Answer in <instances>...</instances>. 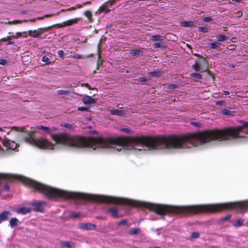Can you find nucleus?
Listing matches in <instances>:
<instances>
[{
	"mask_svg": "<svg viewBox=\"0 0 248 248\" xmlns=\"http://www.w3.org/2000/svg\"><path fill=\"white\" fill-rule=\"evenodd\" d=\"M37 129L42 130L51 134L55 144L51 143L44 137H37L36 131H26L25 140L28 143L41 149L52 150L56 144H61L72 148H90L93 150H106L120 151L124 150L140 151V137H118L117 138H84L72 136L66 133L53 134L55 128H50L44 126H38Z\"/></svg>",
	"mask_w": 248,
	"mask_h": 248,
	"instance_id": "obj_1",
	"label": "nucleus"
},
{
	"mask_svg": "<svg viewBox=\"0 0 248 248\" xmlns=\"http://www.w3.org/2000/svg\"><path fill=\"white\" fill-rule=\"evenodd\" d=\"M192 67L196 71L202 72L205 71L207 69V62L206 59L204 58L201 59L193 65Z\"/></svg>",
	"mask_w": 248,
	"mask_h": 248,
	"instance_id": "obj_2",
	"label": "nucleus"
},
{
	"mask_svg": "<svg viewBox=\"0 0 248 248\" xmlns=\"http://www.w3.org/2000/svg\"><path fill=\"white\" fill-rule=\"evenodd\" d=\"M2 144L6 148V150L8 149L15 150L18 146L17 144L15 141L10 140L7 139H5L2 140Z\"/></svg>",
	"mask_w": 248,
	"mask_h": 248,
	"instance_id": "obj_3",
	"label": "nucleus"
},
{
	"mask_svg": "<svg viewBox=\"0 0 248 248\" xmlns=\"http://www.w3.org/2000/svg\"><path fill=\"white\" fill-rule=\"evenodd\" d=\"M80 20V18L77 17V18L71 19L68 20L67 21H64V22H62V23L58 24L56 25V26H57L59 27H60V28H62V27H67V26H70L75 24L77 23Z\"/></svg>",
	"mask_w": 248,
	"mask_h": 248,
	"instance_id": "obj_4",
	"label": "nucleus"
},
{
	"mask_svg": "<svg viewBox=\"0 0 248 248\" xmlns=\"http://www.w3.org/2000/svg\"><path fill=\"white\" fill-rule=\"evenodd\" d=\"M32 205L33 206V210L35 211L42 212L45 206L46 205V203L45 202L42 201L36 202H33Z\"/></svg>",
	"mask_w": 248,
	"mask_h": 248,
	"instance_id": "obj_5",
	"label": "nucleus"
},
{
	"mask_svg": "<svg viewBox=\"0 0 248 248\" xmlns=\"http://www.w3.org/2000/svg\"><path fill=\"white\" fill-rule=\"evenodd\" d=\"M46 28H39L37 30H30L28 31V34L30 36L33 38H39L40 37L42 31H46Z\"/></svg>",
	"mask_w": 248,
	"mask_h": 248,
	"instance_id": "obj_6",
	"label": "nucleus"
},
{
	"mask_svg": "<svg viewBox=\"0 0 248 248\" xmlns=\"http://www.w3.org/2000/svg\"><path fill=\"white\" fill-rule=\"evenodd\" d=\"M95 226L91 223H82L79 225V228L83 230H92L94 229Z\"/></svg>",
	"mask_w": 248,
	"mask_h": 248,
	"instance_id": "obj_7",
	"label": "nucleus"
},
{
	"mask_svg": "<svg viewBox=\"0 0 248 248\" xmlns=\"http://www.w3.org/2000/svg\"><path fill=\"white\" fill-rule=\"evenodd\" d=\"M11 216V213L9 211H4L0 214V223L5 221L9 219Z\"/></svg>",
	"mask_w": 248,
	"mask_h": 248,
	"instance_id": "obj_8",
	"label": "nucleus"
},
{
	"mask_svg": "<svg viewBox=\"0 0 248 248\" xmlns=\"http://www.w3.org/2000/svg\"><path fill=\"white\" fill-rule=\"evenodd\" d=\"M118 211V207L117 206H114L110 208L108 212L110 213L112 217L114 218H117L119 217Z\"/></svg>",
	"mask_w": 248,
	"mask_h": 248,
	"instance_id": "obj_9",
	"label": "nucleus"
},
{
	"mask_svg": "<svg viewBox=\"0 0 248 248\" xmlns=\"http://www.w3.org/2000/svg\"><path fill=\"white\" fill-rule=\"evenodd\" d=\"M31 208L23 207L17 209L16 212L18 214L25 215L31 212Z\"/></svg>",
	"mask_w": 248,
	"mask_h": 248,
	"instance_id": "obj_10",
	"label": "nucleus"
},
{
	"mask_svg": "<svg viewBox=\"0 0 248 248\" xmlns=\"http://www.w3.org/2000/svg\"><path fill=\"white\" fill-rule=\"evenodd\" d=\"M109 113L111 115H117V116H123L125 114V112L122 110L118 109H110L109 110Z\"/></svg>",
	"mask_w": 248,
	"mask_h": 248,
	"instance_id": "obj_11",
	"label": "nucleus"
},
{
	"mask_svg": "<svg viewBox=\"0 0 248 248\" xmlns=\"http://www.w3.org/2000/svg\"><path fill=\"white\" fill-rule=\"evenodd\" d=\"M107 4H106V3H104L101 6H100L98 10V12L103 13L104 14H106L110 12L111 11V9L109 8H107Z\"/></svg>",
	"mask_w": 248,
	"mask_h": 248,
	"instance_id": "obj_12",
	"label": "nucleus"
},
{
	"mask_svg": "<svg viewBox=\"0 0 248 248\" xmlns=\"http://www.w3.org/2000/svg\"><path fill=\"white\" fill-rule=\"evenodd\" d=\"M82 101L84 104H92L94 103L95 100L92 97L87 95L83 98Z\"/></svg>",
	"mask_w": 248,
	"mask_h": 248,
	"instance_id": "obj_13",
	"label": "nucleus"
},
{
	"mask_svg": "<svg viewBox=\"0 0 248 248\" xmlns=\"http://www.w3.org/2000/svg\"><path fill=\"white\" fill-rule=\"evenodd\" d=\"M91 3V2L90 1H86L85 2H83L82 4H77L75 6L72 7L68 9H67V11H71V10H75L77 9H80L83 7V6L90 4Z\"/></svg>",
	"mask_w": 248,
	"mask_h": 248,
	"instance_id": "obj_14",
	"label": "nucleus"
},
{
	"mask_svg": "<svg viewBox=\"0 0 248 248\" xmlns=\"http://www.w3.org/2000/svg\"><path fill=\"white\" fill-rule=\"evenodd\" d=\"M19 223V220L16 217L12 218L9 221V225L11 228L16 227Z\"/></svg>",
	"mask_w": 248,
	"mask_h": 248,
	"instance_id": "obj_15",
	"label": "nucleus"
},
{
	"mask_svg": "<svg viewBox=\"0 0 248 248\" xmlns=\"http://www.w3.org/2000/svg\"><path fill=\"white\" fill-rule=\"evenodd\" d=\"M221 45V44L217 43V42H214L212 43H209L208 45V46L209 48L210 49H216L219 50V47H220V46Z\"/></svg>",
	"mask_w": 248,
	"mask_h": 248,
	"instance_id": "obj_16",
	"label": "nucleus"
},
{
	"mask_svg": "<svg viewBox=\"0 0 248 248\" xmlns=\"http://www.w3.org/2000/svg\"><path fill=\"white\" fill-rule=\"evenodd\" d=\"M61 245L62 247H66L68 248H73L75 246L74 243L67 241L62 242L61 243Z\"/></svg>",
	"mask_w": 248,
	"mask_h": 248,
	"instance_id": "obj_17",
	"label": "nucleus"
},
{
	"mask_svg": "<svg viewBox=\"0 0 248 248\" xmlns=\"http://www.w3.org/2000/svg\"><path fill=\"white\" fill-rule=\"evenodd\" d=\"M180 25L182 27H193L194 25V23L192 21H183L181 22L180 23Z\"/></svg>",
	"mask_w": 248,
	"mask_h": 248,
	"instance_id": "obj_18",
	"label": "nucleus"
},
{
	"mask_svg": "<svg viewBox=\"0 0 248 248\" xmlns=\"http://www.w3.org/2000/svg\"><path fill=\"white\" fill-rule=\"evenodd\" d=\"M165 38L164 36L156 35L152 36L150 38V40L153 41H162Z\"/></svg>",
	"mask_w": 248,
	"mask_h": 248,
	"instance_id": "obj_19",
	"label": "nucleus"
},
{
	"mask_svg": "<svg viewBox=\"0 0 248 248\" xmlns=\"http://www.w3.org/2000/svg\"><path fill=\"white\" fill-rule=\"evenodd\" d=\"M222 114L225 115L232 116L234 114V111L231 110V109H224L222 110Z\"/></svg>",
	"mask_w": 248,
	"mask_h": 248,
	"instance_id": "obj_20",
	"label": "nucleus"
},
{
	"mask_svg": "<svg viewBox=\"0 0 248 248\" xmlns=\"http://www.w3.org/2000/svg\"><path fill=\"white\" fill-rule=\"evenodd\" d=\"M84 15L88 18L90 22H92L93 21V16L91 11H86L84 12Z\"/></svg>",
	"mask_w": 248,
	"mask_h": 248,
	"instance_id": "obj_21",
	"label": "nucleus"
},
{
	"mask_svg": "<svg viewBox=\"0 0 248 248\" xmlns=\"http://www.w3.org/2000/svg\"><path fill=\"white\" fill-rule=\"evenodd\" d=\"M217 39L218 41L223 42L228 39V37L225 35H219L217 36Z\"/></svg>",
	"mask_w": 248,
	"mask_h": 248,
	"instance_id": "obj_22",
	"label": "nucleus"
},
{
	"mask_svg": "<svg viewBox=\"0 0 248 248\" xmlns=\"http://www.w3.org/2000/svg\"><path fill=\"white\" fill-rule=\"evenodd\" d=\"M61 125L70 129H74L75 128V125L73 124H70L66 123H62Z\"/></svg>",
	"mask_w": 248,
	"mask_h": 248,
	"instance_id": "obj_23",
	"label": "nucleus"
},
{
	"mask_svg": "<svg viewBox=\"0 0 248 248\" xmlns=\"http://www.w3.org/2000/svg\"><path fill=\"white\" fill-rule=\"evenodd\" d=\"M71 93L70 90H60L57 91V94L59 95H66Z\"/></svg>",
	"mask_w": 248,
	"mask_h": 248,
	"instance_id": "obj_24",
	"label": "nucleus"
},
{
	"mask_svg": "<svg viewBox=\"0 0 248 248\" xmlns=\"http://www.w3.org/2000/svg\"><path fill=\"white\" fill-rule=\"evenodd\" d=\"M244 219H239L237 220L236 222L234 224V226L236 227H238L242 225L244 223Z\"/></svg>",
	"mask_w": 248,
	"mask_h": 248,
	"instance_id": "obj_25",
	"label": "nucleus"
},
{
	"mask_svg": "<svg viewBox=\"0 0 248 248\" xmlns=\"http://www.w3.org/2000/svg\"><path fill=\"white\" fill-rule=\"evenodd\" d=\"M140 232V230L139 228H136L134 229H132L129 232L130 235H134L137 234Z\"/></svg>",
	"mask_w": 248,
	"mask_h": 248,
	"instance_id": "obj_26",
	"label": "nucleus"
},
{
	"mask_svg": "<svg viewBox=\"0 0 248 248\" xmlns=\"http://www.w3.org/2000/svg\"><path fill=\"white\" fill-rule=\"evenodd\" d=\"M148 75L151 77H157L160 75V72L159 71H154L149 72Z\"/></svg>",
	"mask_w": 248,
	"mask_h": 248,
	"instance_id": "obj_27",
	"label": "nucleus"
},
{
	"mask_svg": "<svg viewBox=\"0 0 248 248\" xmlns=\"http://www.w3.org/2000/svg\"><path fill=\"white\" fill-rule=\"evenodd\" d=\"M190 76L192 78H194L196 79H201L202 78V75L197 73H193L190 74Z\"/></svg>",
	"mask_w": 248,
	"mask_h": 248,
	"instance_id": "obj_28",
	"label": "nucleus"
},
{
	"mask_svg": "<svg viewBox=\"0 0 248 248\" xmlns=\"http://www.w3.org/2000/svg\"><path fill=\"white\" fill-rule=\"evenodd\" d=\"M42 61L45 63V64H49L51 63L49 58L46 56L43 57Z\"/></svg>",
	"mask_w": 248,
	"mask_h": 248,
	"instance_id": "obj_29",
	"label": "nucleus"
},
{
	"mask_svg": "<svg viewBox=\"0 0 248 248\" xmlns=\"http://www.w3.org/2000/svg\"><path fill=\"white\" fill-rule=\"evenodd\" d=\"M198 30L201 32H207L209 31V29L205 27H201L199 28Z\"/></svg>",
	"mask_w": 248,
	"mask_h": 248,
	"instance_id": "obj_30",
	"label": "nucleus"
},
{
	"mask_svg": "<svg viewBox=\"0 0 248 248\" xmlns=\"http://www.w3.org/2000/svg\"><path fill=\"white\" fill-rule=\"evenodd\" d=\"M200 234L198 232H192L190 235L191 237L193 238H198L200 237Z\"/></svg>",
	"mask_w": 248,
	"mask_h": 248,
	"instance_id": "obj_31",
	"label": "nucleus"
},
{
	"mask_svg": "<svg viewBox=\"0 0 248 248\" xmlns=\"http://www.w3.org/2000/svg\"><path fill=\"white\" fill-rule=\"evenodd\" d=\"M59 56L60 57V58H64V51L62 50H60L58 51L57 52Z\"/></svg>",
	"mask_w": 248,
	"mask_h": 248,
	"instance_id": "obj_32",
	"label": "nucleus"
},
{
	"mask_svg": "<svg viewBox=\"0 0 248 248\" xmlns=\"http://www.w3.org/2000/svg\"><path fill=\"white\" fill-rule=\"evenodd\" d=\"M140 53V51L139 50H133L131 52V54L133 56H135L137 55H139Z\"/></svg>",
	"mask_w": 248,
	"mask_h": 248,
	"instance_id": "obj_33",
	"label": "nucleus"
},
{
	"mask_svg": "<svg viewBox=\"0 0 248 248\" xmlns=\"http://www.w3.org/2000/svg\"><path fill=\"white\" fill-rule=\"evenodd\" d=\"M22 22V21L21 20H14L13 21H8V24H17V23H21Z\"/></svg>",
	"mask_w": 248,
	"mask_h": 248,
	"instance_id": "obj_34",
	"label": "nucleus"
},
{
	"mask_svg": "<svg viewBox=\"0 0 248 248\" xmlns=\"http://www.w3.org/2000/svg\"><path fill=\"white\" fill-rule=\"evenodd\" d=\"M153 46L154 48H159L161 47V44L159 43H155L153 44Z\"/></svg>",
	"mask_w": 248,
	"mask_h": 248,
	"instance_id": "obj_35",
	"label": "nucleus"
},
{
	"mask_svg": "<svg viewBox=\"0 0 248 248\" xmlns=\"http://www.w3.org/2000/svg\"><path fill=\"white\" fill-rule=\"evenodd\" d=\"M7 64V62L6 60L0 59V64L5 65Z\"/></svg>",
	"mask_w": 248,
	"mask_h": 248,
	"instance_id": "obj_36",
	"label": "nucleus"
},
{
	"mask_svg": "<svg viewBox=\"0 0 248 248\" xmlns=\"http://www.w3.org/2000/svg\"><path fill=\"white\" fill-rule=\"evenodd\" d=\"M216 104L217 105L222 106L225 104V101L223 100H218L216 102Z\"/></svg>",
	"mask_w": 248,
	"mask_h": 248,
	"instance_id": "obj_37",
	"label": "nucleus"
},
{
	"mask_svg": "<svg viewBox=\"0 0 248 248\" xmlns=\"http://www.w3.org/2000/svg\"><path fill=\"white\" fill-rule=\"evenodd\" d=\"M82 56L78 54H76L73 56V58L77 59H80L82 58Z\"/></svg>",
	"mask_w": 248,
	"mask_h": 248,
	"instance_id": "obj_38",
	"label": "nucleus"
},
{
	"mask_svg": "<svg viewBox=\"0 0 248 248\" xmlns=\"http://www.w3.org/2000/svg\"><path fill=\"white\" fill-rule=\"evenodd\" d=\"M121 131L126 133H130L131 130L129 128H124L121 129Z\"/></svg>",
	"mask_w": 248,
	"mask_h": 248,
	"instance_id": "obj_39",
	"label": "nucleus"
},
{
	"mask_svg": "<svg viewBox=\"0 0 248 248\" xmlns=\"http://www.w3.org/2000/svg\"><path fill=\"white\" fill-rule=\"evenodd\" d=\"M115 0H109L107 1V2H106L105 3H106V4H107V5H108V4H110V5H113V4L115 3Z\"/></svg>",
	"mask_w": 248,
	"mask_h": 248,
	"instance_id": "obj_40",
	"label": "nucleus"
},
{
	"mask_svg": "<svg viewBox=\"0 0 248 248\" xmlns=\"http://www.w3.org/2000/svg\"><path fill=\"white\" fill-rule=\"evenodd\" d=\"M78 110H79V111H86L87 110V108H85V107H78Z\"/></svg>",
	"mask_w": 248,
	"mask_h": 248,
	"instance_id": "obj_41",
	"label": "nucleus"
},
{
	"mask_svg": "<svg viewBox=\"0 0 248 248\" xmlns=\"http://www.w3.org/2000/svg\"><path fill=\"white\" fill-rule=\"evenodd\" d=\"M81 86H83V87H85L88 88L90 90L92 89L90 85L89 84H88V83H82L81 84Z\"/></svg>",
	"mask_w": 248,
	"mask_h": 248,
	"instance_id": "obj_42",
	"label": "nucleus"
},
{
	"mask_svg": "<svg viewBox=\"0 0 248 248\" xmlns=\"http://www.w3.org/2000/svg\"><path fill=\"white\" fill-rule=\"evenodd\" d=\"M230 218H231V216L227 215L225 217L222 218V220L223 221H227V220H228L229 219H230Z\"/></svg>",
	"mask_w": 248,
	"mask_h": 248,
	"instance_id": "obj_43",
	"label": "nucleus"
},
{
	"mask_svg": "<svg viewBox=\"0 0 248 248\" xmlns=\"http://www.w3.org/2000/svg\"><path fill=\"white\" fill-rule=\"evenodd\" d=\"M212 18L210 17H205L203 19V21L204 22H208L211 20Z\"/></svg>",
	"mask_w": 248,
	"mask_h": 248,
	"instance_id": "obj_44",
	"label": "nucleus"
},
{
	"mask_svg": "<svg viewBox=\"0 0 248 248\" xmlns=\"http://www.w3.org/2000/svg\"><path fill=\"white\" fill-rule=\"evenodd\" d=\"M126 222H127V221L126 220H123L119 223V225H123V224H125Z\"/></svg>",
	"mask_w": 248,
	"mask_h": 248,
	"instance_id": "obj_45",
	"label": "nucleus"
},
{
	"mask_svg": "<svg viewBox=\"0 0 248 248\" xmlns=\"http://www.w3.org/2000/svg\"><path fill=\"white\" fill-rule=\"evenodd\" d=\"M139 80L140 82H144V81H146L147 79L145 78H140Z\"/></svg>",
	"mask_w": 248,
	"mask_h": 248,
	"instance_id": "obj_46",
	"label": "nucleus"
},
{
	"mask_svg": "<svg viewBox=\"0 0 248 248\" xmlns=\"http://www.w3.org/2000/svg\"><path fill=\"white\" fill-rule=\"evenodd\" d=\"M177 87V86L176 85H174V84H171L170 86V88H171V89H174V88H176Z\"/></svg>",
	"mask_w": 248,
	"mask_h": 248,
	"instance_id": "obj_47",
	"label": "nucleus"
},
{
	"mask_svg": "<svg viewBox=\"0 0 248 248\" xmlns=\"http://www.w3.org/2000/svg\"><path fill=\"white\" fill-rule=\"evenodd\" d=\"M16 130L17 131H23V128L16 127Z\"/></svg>",
	"mask_w": 248,
	"mask_h": 248,
	"instance_id": "obj_48",
	"label": "nucleus"
},
{
	"mask_svg": "<svg viewBox=\"0 0 248 248\" xmlns=\"http://www.w3.org/2000/svg\"><path fill=\"white\" fill-rule=\"evenodd\" d=\"M191 124L192 125L196 126H198V125H199V124L196 122H192Z\"/></svg>",
	"mask_w": 248,
	"mask_h": 248,
	"instance_id": "obj_49",
	"label": "nucleus"
},
{
	"mask_svg": "<svg viewBox=\"0 0 248 248\" xmlns=\"http://www.w3.org/2000/svg\"><path fill=\"white\" fill-rule=\"evenodd\" d=\"M223 93L224 94H225V95H227V94H229V92L228 91H223Z\"/></svg>",
	"mask_w": 248,
	"mask_h": 248,
	"instance_id": "obj_50",
	"label": "nucleus"
},
{
	"mask_svg": "<svg viewBox=\"0 0 248 248\" xmlns=\"http://www.w3.org/2000/svg\"><path fill=\"white\" fill-rule=\"evenodd\" d=\"M13 44H14V42L13 41H9L7 43V45H13Z\"/></svg>",
	"mask_w": 248,
	"mask_h": 248,
	"instance_id": "obj_51",
	"label": "nucleus"
},
{
	"mask_svg": "<svg viewBox=\"0 0 248 248\" xmlns=\"http://www.w3.org/2000/svg\"><path fill=\"white\" fill-rule=\"evenodd\" d=\"M79 217V215L78 214H76L75 215H73V217L74 218H77Z\"/></svg>",
	"mask_w": 248,
	"mask_h": 248,
	"instance_id": "obj_52",
	"label": "nucleus"
},
{
	"mask_svg": "<svg viewBox=\"0 0 248 248\" xmlns=\"http://www.w3.org/2000/svg\"><path fill=\"white\" fill-rule=\"evenodd\" d=\"M241 0H232V1H235V2H239Z\"/></svg>",
	"mask_w": 248,
	"mask_h": 248,
	"instance_id": "obj_53",
	"label": "nucleus"
},
{
	"mask_svg": "<svg viewBox=\"0 0 248 248\" xmlns=\"http://www.w3.org/2000/svg\"><path fill=\"white\" fill-rule=\"evenodd\" d=\"M223 31H227V27H224V29H223Z\"/></svg>",
	"mask_w": 248,
	"mask_h": 248,
	"instance_id": "obj_54",
	"label": "nucleus"
},
{
	"mask_svg": "<svg viewBox=\"0 0 248 248\" xmlns=\"http://www.w3.org/2000/svg\"><path fill=\"white\" fill-rule=\"evenodd\" d=\"M6 39L5 38H2L0 39L1 41H5Z\"/></svg>",
	"mask_w": 248,
	"mask_h": 248,
	"instance_id": "obj_55",
	"label": "nucleus"
},
{
	"mask_svg": "<svg viewBox=\"0 0 248 248\" xmlns=\"http://www.w3.org/2000/svg\"><path fill=\"white\" fill-rule=\"evenodd\" d=\"M2 140V139H1V137H0V141H1V142H2V140Z\"/></svg>",
	"mask_w": 248,
	"mask_h": 248,
	"instance_id": "obj_56",
	"label": "nucleus"
},
{
	"mask_svg": "<svg viewBox=\"0 0 248 248\" xmlns=\"http://www.w3.org/2000/svg\"><path fill=\"white\" fill-rule=\"evenodd\" d=\"M17 34H18V36H20L21 35V33H17Z\"/></svg>",
	"mask_w": 248,
	"mask_h": 248,
	"instance_id": "obj_57",
	"label": "nucleus"
},
{
	"mask_svg": "<svg viewBox=\"0 0 248 248\" xmlns=\"http://www.w3.org/2000/svg\"><path fill=\"white\" fill-rule=\"evenodd\" d=\"M0 131H3V129L1 127H0Z\"/></svg>",
	"mask_w": 248,
	"mask_h": 248,
	"instance_id": "obj_58",
	"label": "nucleus"
}]
</instances>
